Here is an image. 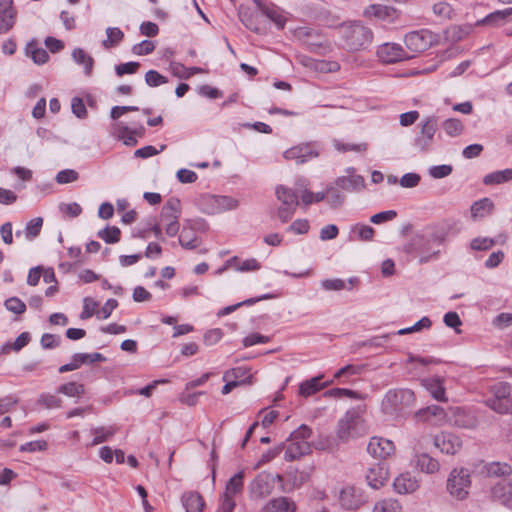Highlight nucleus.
I'll list each match as a JSON object with an SVG mask.
<instances>
[{"label":"nucleus","instance_id":"f257e3e1","mask_svg":"<svg viewBox=\"0 0 512 512\" xmlns=\"http://www.w3.org/2000/svg\"><path fill=\"white\" fill-rule=\"evenodd\" d=\"M448 229L446 226H437L431 232L415 234L404 245V251L419 259L420 263H426L435 259L440 254L437 249L446 239Z\"/></svg>","mask_w":512,"mask_h":512},{"label":"nucleus","instance_id":"f03ea898","mask_svg":"<svg viewBox=\"0 0 512 512\" xmlns=\"http://www.w3.org/2000/svg\"><path fill=\"white\" fill-rule=\"evenodd\" d=\"M340 32L348 50L359 51L366 49L372 42V31L360 22L344 23Z\"/></svg>","mask_w":512,"mask_h":512},{"label":"nucleus","instance_id":"7ed1b4c3","mask_svg":"<svg viewBox=\"0 0 512 512\" xmlns=\"http://www.w3.org/2000/svg\"><path fill=\"white\" fill-rule=\"evenodd\" d=\"M490 396L484 404L501 415H512L511 385L507 382H498L489 388Z\"/></svg>","mask_w":512,"mask_h":512},{"label":"nucleus","instance_id":"20e7f679","mask_svg":"<svg viewBox=\"0 0 512 512\" xmlns=\"http://www.w3.org/2000/svg\"><path fill=\"white\" fill-rule=\"evenodd\" d=\"M415 402V394L410 389L389 390L383 401L382 409L386 414H395L411 407Z\"/></svg>","mask_w":512,"mask_h":512},{"label":"nucleus","instance_id":"39448f33","mask_svg":"<svg viewBox=\"0 0 512 512\" xmlns=\"http://www.w3.org/2000/svg\"><path fill=\"white\" fill-rule=\"evenodd\" d=\"M275 194L281 205L277 209V217L282 223L288 222L294 215L299 204L297 194L288 187L279 185Z\"/></svg>","mask_w":512,"mask_h":512},{"label":"nucleus","instance_id":"423d86ee","mask_svg":"<svg viewBox=\"0 0 512 512\" xmlns=\"http://www.w3.org/2000/svg\"><path fill=\"white\" fill-rule=\"evenodd\" d=\"M471 479L469 471L465 468L453 469L447 480L449 494L457 500H464L469 494Z\"/></svg>","mask_w":512,"mask_h":512},{"label":"nucleus","instance_id":"0eeeda50","mask_svg":"<svg viewBox=\"0 0 512 512\" xmlns=\"http://www.w3.org/2000/svg\"><path fill=\"white\" fill-rule=\"evenodd\" d=\"M111 134L122 140L126 146H135L137 138L145 135V128L140 122L133 121L130 125L124 122H117L112 126Z\"/></svg>","mask_w":512,"mask_h":512},{"label":"nucleus","instance_id":"6e6552de","mask_svg":"<svg viewBox=\"0 0 512 512\" xmlns=\"http://www.w3.org/2000/svg\"><path fill=\"white\" fill-rule=\"evenodd\" d=\"M437 130H438V117H436V116L426 117L420 125V131L414 138V146L420 152L428 151L433 144L434 136L437 133Z\"/></svg>","mask_w":512,"mask_h":512},{"label":"nucleus","instance_id":"1a4fd4ad","mask_svg":"<svg viewBox=\"0 0 512 512\" xmlns=\"http://www.w3.org/2000/svg\"><path fill=\"white\" fill-rule=\"evenodd\" d=\"M361 423L362 419L355 410L348 411L338 422L337 439L340 442H347L357 437Z\"/></svg>","mask_w":512,"mask_h":512},{"label":"nucleus","instance_id":"9d476101","mask_svg":"<svg viewBox=\"0 0 512 512\" xmlns=\"http://www.w3.org/2000/svg\"><path fill=\"white\" fill-rule=\"evenodd\" d=\"M181 214V203L176 197H171L162 207L161 220L167 222L166 233L169 236H175L179 231L178 219Z\"/></svg>","mask_w":512,"mask_h":512},{"label":"nucleus","instance_id":"9b49d317","mask_svg":"<svg viewBox=\"0 0 512 512\" xmlns=\"http://www.w3.org/2000/svg\"><path fill=\"white\" fill-rule=\"evenodd\" d=\"M275 477L269 473L258 474L249 484V493L253 499H263L270 495L274 488Z\"/></svg>","mask_w":512,"mask_h":512},{"label":"nucleus","instance_id":"f8f14e48","mask_svg":"<svg viewBox=\"0 0 512 512\" xmlns=\"http://www.w3.org/2000/svg\"><path fill=\"white\" fill-rule=\"evenodd\" d=\"M318 155L319 153L317 149L309 143L296 145L287 149L283 153V157L286 160H293L297 164H303L313 158L318 157Z\"/></svg>","mask_w":512,"mask_h":512},{"label":"nucleus","instance_id":"ddd939ff","mask_svg":"<svg viewBox=\"0 0 512 512\" xmlns=\"http://www.w3.org/2000/svg\"><path fill=\"white\" fill-rule=\"evenodd\" d=\"M367 452L376 459L385 460L395 453V445L389 439L372 437L367 445Z\"/></svg>","mask_w":512,"mask_h":512},{"label":"nucleus","instance_id":"4468645a","mask_svg":"<svg viewBox=\"0 0 512 512\" xmlns=\"http://www.w3.org/2000/svg\"><path fill=\"white\" fill-rule=\"evenodd\" d=\"M377 56L383 63H395L409 59L410 56L406 51L396 43H385L378 47Z\"/></svg>","mask_w":512,"mask_h":512},{"label":"nucleus","instance_id":"2eb2a0df","mask_svg":"<svg viewBox=\"0 0 512 512\" xmlns=\"http://www.w3.org/2000/svg\"><path fill=\"white\" fill-rule=\"evenodd\" d=\"M434 445L441 452L454 455L462 447V440L459 436L450 432H441L434 437Z\"/></svg>","mask_w":512,"mask_h":512},{"label":"nucleus","instance_id":"dca6fc26","mask_svg":"<svg viewBox=\"0 0 512 512\" xmlns=\"http://www.w3.org/2000/svg\"><path fill=\"white\" fill-rule=\"evenodd\" d=\"M429 39L430 36L427 31H412L405 35L404 42L410 51L418 53L429 47Z\"/></svg>","mask_w":512,"mask_h":512},{"label":"nucleus","instance_id":"f3484780","mask_svg":"<svg viewBox=\"0 0 512 512\" xmlns=\"http://www.w3.org/2000/svg\"><path fill=\"white\" fill-rule=\"evenodd\" d=\"M389 478L388 466L385 463H377L369 468L366 480L373 489H379L385 485Z\"/></svg>","mask_w":512,"mask_h":512},{"label":"nucleus","instance_id":"a211bd4d","mask_svg":"<svg viewBox=\"0 0 512 512\" xmlns=\"http://www.w3.org/2000/svg\"><path fill=\"white\" fill-rule=\"evenodd\" d=\"M339 501L343 508L357 509L363 504L364 499L359 489L353 486H348L341 490Z\"/></svg>","mask_w":512,"mask_h":512},{"label":"nucleus","instance_id":"6ab92c4d","mask_svg":"<svg viewBox=\"0 0 512 512\" xmlns=\"http://www.w3.org/2000/svg\"><path fill=\"white\" fill-rule=\"evenodd\" d=\"M393 488L399 494L413 493L419 488V481L411 473L405 472L394 479Z\"/></svg>","mask_w":512,"mask_h":512},{"label":"nucleus","instance_id":"aec40b11","mask_svg":"<svg viewBox=\"0 0 512 512\" xmlns=\"http://www.w3.org/2000/svg\"><path fill=\"white\" fill-rule=\"evenodd\" d=\"M452 423L459 428L475 429L478 425V419L471 411L457 407L453 411Z\"/></svg>","mask_w":512,"mask_h":512},{"label":"nucleus","instance_id":"412c9836","mask_svg":"<svg viewBox=\"0 0 512 512\" xmlns=\"http://www.w3.org/2000/svg\"><path fill=\"white\" fill-rule=\"evenodd\" d=\"M260 12L275 23L278 28H283L286 23V17L282 10L274 4H266L261 0L254 1Z\"/></svg>","mask_w":512,"mask_h":512},{"label":"nucleus","instance_id":"4be33fe9","mask_svg":"<svg viewBox=\"0 0 512 512\" xmlns=\"http://www.w3.org/2000/svg\"><path fill=\"white\" fill-rule=\"evenodd\" d=\"M416 415L423 421L429 422L433 425H441L447 418L444 408L438 405H431L420 409Z\"/></svg>","mask_w":512,"mask_h":512},{"label":"nucleus","instance_id":"5701e85b","mask_svg":"<svg viewBox=\"0 0 512 512\" xmlns=\"http://www.w3.org/2000/svg\"><path fill=\"white\" fill-rule=\"evenodd\" d=\"M264 512H295L296 504L288 497H277L269 500L264 508Z\"/></svg>","mask_w":512,"mask_h":512},{"label":"nucleus","instance_id":"b1692460","mask_svg":"<svg viewBox=\"0 0 512 512\" xmlns=\"http://www.w3.org/2000/svg\"><path fill=\"white\" fill-rule=\"evenodd\" d=\"M311 452V445L307 441H291L284 454L286 461H294Z\"/></svg>","mask_w":512,"mask_h":512},{"label":"nucleus","instance_id":"393cba45","mask_svg":"<svg viewBox=\"0 0 512 512\" xmlns=\"http://www.w3.org/2000/svg\"><path fill=\"white\" fill-rule=\"evenodd\" d=\"M415 467L421 472L433 474L439 471L440 464L438 460L427 453H418L414 456Z\"/></svg>","mask_w":512,"mask_h":512},{"label":"nucleus","instance_id":"a878e982","mask_svg":"<svg viewBox=\"0 0 512 512\" xmlns=\"http://www.w3.org/2000/svg\"><path fill=\"white\" fill-rule=\"evenodd\" d=\"M334 184L340 189L348 192L360 191L365 187L364 178L360 175L338 177Z\"/></svg>","mask_w":512,"mask_h":512},{"label":"nucleus","instance_id":"bb28decb","mask_svg":"<svg viewBox=\"0 0 512 512\" xmlns=\"http://www.w3.org/2000/svg\"><path fill=\"white\" fill-rule=\"evenodd\" d=\"M322 378V375H318L302 382L299 386V395L309 397L333 383V380L321 383Z\"/></svg>","mask_w":512,"mask_h":512},{"label":"nucleus","instance_id":"cd10ccee","mask_svg":"<svg viewBox=\"0 0 512 512\" xmlns=\"http://www.w3.org/2000/svg\"><path fill=\"white\" fill-rule=\"evenodd\" d=\"M512 483L498 482L491 488V495L495 500L500 501L505 506H512Z\"/></svg>","mask_w":512,"mask_h":512},{"label":"nucleus","instance_id":"c85d7f7f","mask_svg":"<svg viewBox=\"0 0 512 512\" xmlns=\"http://www.w3.org/2000/svg\"><path fill=\"white\" fill-rule=\"evenodd\" d=\"M494 209V203L490 198H482L475 201L471 208V216L473 219L484 218L492 213Z\"/></svg>","mask_w":512,"mask_h":512},{"label":"nucleus","instance_id":"c756f323","mask_svg":"<svg viewBox=\"0 0 512 512\" xmlns=\"http://www.w3.org/2000/svg\"><path fill=\"white\" fill-rule=\"evenodd\" d=\"M182 503L186 512H202L204 500L198 492H187L182 496Z\"/></svg>","mask_w":512,"mask_h":512},{"label":"nucleus","instance_id":"7c9ffc66","mask_svg":"<svg viewBox=\"0 0 512 512\" xmlns=\"http://www.w3.org/2000/svg\"><path fill=\"white\" fill-rule=\"evenodd\" d=\"M483 473L489 477H506L512 473V467L506 462H490L484 466Z\"/></svg>","mask_w":512,"mask_h":512},{"label":"nucleus","instance_id":"2f4dec72","mask_svg":"<svg viewBox=\"0 0 512 512\" xmlns=\"http://www.w3.org/2000/svg\"><path fill=\"white\" fill-rule=\"evenodd\" d=\"M423 385L435 400L447 402L445 388L440 379H425L423 380Z\"/></svg>","mask_w":512,"mask_h":512},{"label":"nucleus","instance_id":"473e14b6","mask_svg":"<svg viewBox=\"0 0 512 512\" xmlns=\"http://www.w3.org/2000/svg\"><path fill=\"white\" fill-rule=\"evenodd\" d=\"M73 60L84 68V73L87 76L92 74L94 59L87 54L82 48H75L72 52Z\"/></svg>","mask_w":512,"mask_h":512},{"label":"nucleus","instance_id":"72a5a7b5","mask_svg":"<svg viewBox=\"0 0 512 512\" xmlns=\"http://www.w3.org/2000/svg\"><path fill=\"white\" fill-rule=\"evenodd\" d=\"M208 199L215 205V209L211 213L232 210L238 206V201L228 196H211Z\"/></svg>","mask_w":512,"mask_h":512},{"label":"nucleus","instance_id":"f704fd0d","mask_svg":"<svg viewBox=\"0 0 512 512\" xmlns=\"http://www.w3.org/2000/svg\"><path fill=\"white\" fill-rule=\"evenodd\" d=\"M509 181H512L511 168L489 173L483 178V183L485 185H499Z\"/></svg>","mask_w":512,"mask_h":512},{"label":"nucleus","instance_id":"c9c22d12","mask_svg":"<svg viewBox=\"0 0 512 512\" xmlns=\"http://www.w3.org/2000/svg\"><path fill=\"white\" fill-rule=\"evenodd\" d=\"M244 472L240 471L232 476L226 483L225 492L223 495L233 497L240 493L243 489Z\"/></svg>","mask_w":512,"mask_h":512},{"label":"nucleus","instance_id":"e433bc0d","mask_svg":"<svg viewBox=\"0 0 512 512\" xmlns=\"http://www.w3.org/2000/svg\"><path fill=\"white\" fill-rule=\"evenodd\" d=\"M16 16L15 9L0 10V34H6L14 27Z\"/></svg>","mask_w":512,"mask_h":512},{"label":"nucleus","instance_id":"4c0bfd02","mask_svg":"<svg viewBox=\"0 0 512 512\" xmlns=\"http://www.w3.org/2000/svg\"><path fill=\"white\" fill-rule=\"evenodd\" d=\"M512 15V8L497 10L487 15L482 23L485 25L499 26L506 22L507 18Z\"/></svg>","mask_w":512,"mask_h":512},{"label":"nucleus","instance_id":"58836bf2","mask_svg":"<svg viewBox=\"0 0 512 512\" xmlns=\"http://www.w3.org/2000/svg\"><path fill=\"white\" fill-rule=\"evenodd\" d=\"M117 429L118 428L116 426L93 428L92 433L94 435V438L92 440L91 445L95 446L108 441L115 434Z\"/></svg>","mask_w":512,"mask_h":512},{"label":"nucleus","instance_id":"ea45409f","mask_svg":"<svg viewBox=\"0 0 512 512\" xmlns=\"http://www.w3.org/2000/svg\"><path fill=\"white\" fill-rule=\"evenodd\" d=\"M244 380L246 379V384L252 383V375L250 374V370L247 367H236L230 370H227L223 375V380Z\"/></svg>","mask_w":512,"mask_h":512},{"label":"nucleus","instance_id":"a19ab883","mask_svg":"<svg viewBox=\"0 0 512 512\" xmlns=\"http://www.w3.org/2000/svg\"><path fill=\"white\" fill-rule=\"evenodd\" d=\"M106 35L107 38L102 42V45L106 49L117 46L124 38V33L117 27L107 28Z\"/></svg>","mask_w":512,"mask_h":512},{"label":"nucleus","instance_id":"79ce46f5","mask_svg":"<svg viewBox=\"0 0 512 512\" xmlns=\"http://www.w3.org/2000/svg\"><path fill=\"white\" fill-rule=\"evenodd\" d=\"M26 52L31 56L34 63L38 65L46 63L49 59L47 51L43 48L36 47L33 41L27 44Z\"/></svg>","mask_w":512,"mask_h":512},{"label":"nucleus","instance_id":"37998d69","mask_svg":"<svg viewBox=\"0 0 512 512\" xmlns=\"http://www.w3.org/2000/svg\"><path fill=\"white\" fill-rule=\"evenodd\" d=\"M339 189L335 184L326 189L327 202L332 208H339L344 202L345 197Z\"/></svg>","mask_w":512,"mask_h":512},{"label":"nucleus","instance_id":"c03bdc74","mask_svg":"<svg viewBox=\"0 0 512 512\" xmlns=\"http://www.w3.org/2000/svg\"><path fill=\"white\" fill-rule=\"evenodd\" d=\"M391 11V8L387 6L373 4L364 10V15L367 17H375L378 19H386L387 17H390Z\"/></svg>","mask_w":512,"mask_h":512},{"label":"nucleus","instance_id":"a18cd8bd","mask_svg":"<svg viewBox=\"0 0 512 512\" xmlns=\"http://www.w3.org/2000/svg\"><path fill=\"white\" fill-rule=\"evenodd\" d=\"M373 512H402V507L397 500L383 499L375 504Z\"/></svg>","mask_w":512,"mask_h":512},{"label":"nucleus","instance_id":"49530a36","mask_svg":"<svg viewBox=\"0 0 512 512\" xmlns=\"http://www.w3.org/2000/svg\"><path fill=\"white\" fill-rule=\"evenodd\" d=\"M57 392L69 397H74L81 396L82 394H84L85 390L82 384L76 382H68L60 385L57 388Z\"/></svg>","mask_w":512,"mask_h":512},{"label":"nucleus","instance_id":"de8ad7c7","mask_svg":"<svg viewBox=\"0 0 512 512\" xmlns=\"http://www.w3.org/2000/svg\"><path fill=\"white\" fill-rule=\"evenodd\" d=\"M30 341V334L28 332L21 333L13 343H6L2 347L3 353H9L10 350H14L16 352L20 351L23 347H25Z\"/></svg>","mask_w":512,"mask_h":512},{"label":"nucleus","instance_id":"09e8293b","mask_svg":"<svg viewBox=\"0 0 512 512\" xmlns=\"http://www.w3.org/2000/svg\"><path fill=\"white\" fill-rule=\"evenodd\" d=\"M442 128L451 137L460 135L463 131V124L459 119L449 118L442 123Z\"/></svg>","mask_w":512,"mask_h":512},{"label":"nucleus","instance_id":"8fccbe9b","mask_svg":"<svg viewBox=\"0 0 512 512\" xmlns=\"http://www.w3.org/2000/svg\"><path fill=\"white\" fill-rule=\"evenodd\" d=\"M120 235L121 231L118 227L112 226V227H106L105 229H102L98 231L97 236L104 240L106 243H117L120 241Z\"/></svg>","mask_w":512,"mask_h":512},{"label":"nucleus","instance_id":"3c124183","mask_svg":"<svg viewBox=\"0 0 512 512\" xmlns=\"http://www.w3.org/2000/svg\"><path fill=\"white\" fill-rule=\"evenodd\" d=\"M88 363V357L86 356V353H76L72 357V361L70 363H67L65 365H62L59 368L60 373H65L68 371H73L78 369L82 364Z\"/></svg>","mask_w":512,"mask_h":512},{"label":"nucleus","instance_id":"603ef678","mask_svg":"<svg viewBox=\"0 0 512 512\" xmlns=\"http://www.w3.org/2000/svg\"><path fill=\"white\" fill-rule=\"evenodd\" d=\"M433 13L442 19H451L453 15V8L450 3L446 1H439L432 6Z\"/></svg>","mask_w":512,"mask_h":512},{"label":"nucleus","instance_id":"864d4df0","mask_svg":"<svg viewBox=\"0 0 512 512\" xmlns=\"http://www.w3.org/2000/svg\"><path fill=\"white\" fill-rule=\"evenodd\" d=\"M325 397L343 398L349 397L354 399H361L362 397L358 392L346 388H333L324 393Z\"/></svg>","mask_w":512,"mask_h":512},{"label":"nucleus","instance_id":"5fc2aeb1","mask_svg":"<svg viewBox=\"0 0 512 512\" xmlns=\"http://www.w3.org/2000/svg\"><path fill=\"white\" fill-rule=\"evenodd\" d=\"M43 225V218L36 217L31 219L25 227V234L28 239H33L40 234Z\"/></svg>","mask_w":512,"mask_h":512},{"label":"nucleus","instance_id":"6e6d98bb","mask_svg":"<svg viewBox=\"0 0 512 512\" xmlns=\"http://www.w3.org/2000/svg\"><path fill=\"white\" fill-rule=\"evenodd\" d=\"M98 307V302L93 300L90 297H85L83 299V309L80 313V319L86 320L90 317H92L94 314L97 313L96 309Z\"/></svg>","mask_w":512,"mask_h":512},{"label":"nucleus","instance_id":"4d7b16f0","mask_svg":"<svg viewBox=\"0 0 512 512\" xmlns=\"http://www.w3.org/2000/svg\"><path fill=\"white\" fill-rule=\"evenodd\" d=\"M352 231L357 233L358 239L361 241H371L375 233L371 226L365 224H356Z\"/></svg>","mask_w":512,"mask_h":512},{"label":"nucleus","instance_id":"13d9d810","mask_svg":"<svg viewBox=\"0 0 512 512\" xmlns=\"http://www.w3.org/2000/svg\"><path fill=\"white\" fill-rule=\"evenodd\" d=\"M38 403L46 409L60 408L62 406V400L59 397L47 393L40 395Z\"/></svg>","mask_w":512,"mask_h":512},{"label":"nucleus","instance_id":"bf43d9fd","mask_svg":"<svg viewBox=\"0 0 512 512\" xmlns=\"http://www.w3.org/2000/svg\"><path fill=\"white\" fill-rule=\"evenodd\" d=\"M4 305L7 310L17 315L23 314L26 310V304L17 297L8 298Z\"/></svg>","mask_w":512,"mask_h":512},{"label":"nucleus","instance_id":"052dcab7","mask_svg":"<svg viewBox=\"0 0 512 512\" xmlns=\"http://www.w3.org/2000/svg\"><path fill=\"white\" fill-rule=\"evenodd\" d=\"M155 49V43L151 40H143L140 43L133 45L132 53L135 55H148Z\"/></svg>","mask_w":512,"mask_h":512},{"label":"nucleus","instance_id":"680f3d73","mask_svg":"<svg viewBox=\"0 0 512 512\" xmlns=\"http://www.w3.org/2000/svg\"><path fill=\"white\" fill-rule=\"evenodd\" d=\"M145 82L150 87H157L168 82L167 78L156 70H149L145 75Z\"/></svg>","mask_w":512,"mask_h":512},{"label":"nucleus","instance_id":"e2e57ef3","mask_svg":"<svg viewBox=\"0 0 512 512\" xmlns=\"http://www.w3.org/2000/svg\"><path fill=\"white\" fill-rule=\"evenodd\" d=\"M314 446L318 450L332 451L338 446V443L329 436H320L319 439L314 442Z\"/></svg>","mask_w":512,"mask_h":512},{"label":"nucleus","instance_id":"0e129e2a","mask_svg":"<svg viewBox=\"0 0 512 512\" xmlns=\"http://www.w3.org/2000/svg\"><path fill=\"white\" fill-rule=\"evenodd\" d=\"M452 166L451 165H436L432 166L429 169V175L435 179H440L449 176L452 173Z\"/></svg>","mask_w":512,"mask_h":512},{"label":"nucleus","instance_id":"69168bd1","mask_svg":"<svg viewBox=\"0 0 512 512\" xmlns=\"http://www.w3.org/2000/svg\"><path fill=\"white\" fill-rule=\"evenodd\" d=\"M494 245H495V240L492 238H487V237H484V238L478 237V238H474L471 241V248L473 250H477V251L488 250L491 247H493Z\"/></svg>","mask_w":512,"mask_h":512},{"label":"nucleus","instance_id":"338daca9","mask_svg":"<svg viewBox=\"0 0 512 512\" xmlns=\"http://www.w3.org/2000/svg\"><path fill=\"white\" fill-rule=\"evenodd\" d=\"M140 68L139 62H127L116 65L115 72L118 76H123L125 74H134Z\"/></svg>","mask_w":512,"mask_h":512},{"label":"nucleus","instance_id":"774afa93","mask_svg":"<svg viewBox=\"0 0 512 512\" xmlns=\"http://www.w3.org/2000/svg\"><path fill=\"white\" fill-rule=\"evenodd\" d=\"M78 177L79 174L75 170L65 169L58 172V174L56 175V181L59 184H67L76 181Z\"/></svg>","mask_w":512,"mask_h":512}]
</instances>
